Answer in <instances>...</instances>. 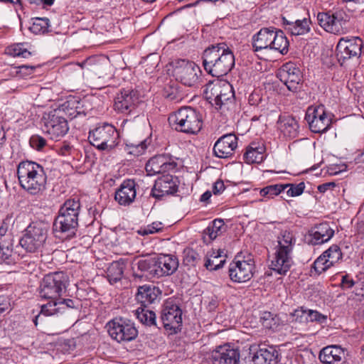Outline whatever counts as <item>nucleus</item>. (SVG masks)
<instances>
[{
  "mask_svg": "<svg viewBox=\"0 0 364 364\" xmlns=\"http://www.w3.org/2000/svg\"><path fill=\"white\" fill-rule=\"evenodd\" d=\"M203 66L213 77L227 75L235 65V56L225 43L213 44L203 53Z\"/></svg>",
  "mask_w": 364,
  "mask_h": 364,
  "instance_id": "f257e3e1",
  "label": "nucleus"
},
{
  "mask_svg": "<svg viewBox=\"0 0 364 364\" xmlns=\"http://www.w3.org/2000/svg\"><path fill=\"white\" fill-rule=\"evenodd\" d=\"M80 210L79 199L70 198L63 203L53 223V231L57 237L70 239L75 235Z\"/></svg>",
  "mask_w": 364,
  "mask_h": 364,
  "instance_id": "f03ea898",
  "label": "nucleus"
},
{
  "mask_svg": "<svg viewBox=\"0 0 364 364\" xmlns=\"http://www.w3.org/2000/svg\"><path fill=\"white\" fill-rule=\"evenodd\" d=\"M17 176L21 187L32 195L46 189L47 176L43 167L31 161H23L17 166Z\"/></svg>",
  "mask_w": 364,
  "mask_h": 364,
  "instance_id": "7ed1b4c3",
  "label": "nucleus"
},
{
  "mask_svg": "<svg viewBox=\"0 0 364 364\" xmlns=\"http://www.w3.org/2000/svg\"><path fill=\"white\" fill-rule=\"evenodd\" d=\"M168 122L177 132L188 134H196L203 127L202 114L191 107H183L171 113Z\"/></svg>",
  "mask_w": 364,
  "mask_h": 364,
  "instance_id": "20e7f679",
  "label": "nucleus"
},
{
  "mask_svg": "<svg viewBox=\"0 0 364 364\" xmlns=\"http://www.w3.org/2000/svg\"><path fill=\"white\" fill-rule=\"evenodd\" d=\"M277 242L278 245L276 247L271 267L274 272L284 275L294 264L292 252L296 238L292 232L285 230L281 232Z\"/></svg>",
  "mask_w": 364,
  "mask_h": 364,
  "instance_id": "39448f33",
  "label": "nucleus"
},
{
  "mask_svg": "<svg viewBox=\"0 0 364 364\" xmlns=\"http://www.w3.org/2000/svg\"><path fill=\"white\" fill-rule=\"evenodd\" d=\"M168 75H172L186 86H193L198 80L200 68L193 62L177 59L168 63L164 68Z\"/></svg>",
  "mask_w": 364,
  "mask_h": 364,
  "instance_id": "423d86ee",
  "label": "nucleus"
},
{
  "mask_svg": "<svg viewBox=\"0 0 364 364\" xmlns=\"http://www.w3.org/2000/svg\"><path fill=\"white\" fill-rule=\"evenodd\" d=\"M49 225L43 221L31 223L20 240L21 246L28 252L40 250L46 241Z\"/></svg>",
  "mask_w": 364,
  "mask_h": 364,
  "instance_id": "0eeeda50",
  "label": "nucleus"
},
{
  "mask_svg": "<svg viewBox=\"0 0 364 364\" xmlns=\"http://www.w3.org/2000/svg\"><path fill=\"white\" fill-rule=\"evenodd\" d=\"M68 284V277L63 272L46 274L41 282L40 296L46 299L58 300L65 293Z\"/></svg>",
  "mask_w": 364,
  "mask_h": 364,
  "instance_id": "6e6552de",
  "label": "nucleus"
},
{
  "mask_svg": "<svg viewBox=\"0 0 364 364\" xmlns=\"http://www.w3.org/2000/svg\"><path fill=\"white\" fill-rule=\"evenodd\" d=\"M118 134L114 127L105 123L90 131V143L98 150L109 152L117 145Z\"/></svg>",
  "mask_w": 364,
  "mask_h": 364,
  "instance_id": "1a4fd4ad",
  "label": "nucleus"
},
{
  "mask_svg": "<svg viewBox=\"0 0 364 364\" xmlns=\"http://www.w3.org/2000/svg\"><path fill=\"white\" fill-rule=\"evenodd\" d=\"M161 198L166 196H174L178 192V181L171 174H164L166 170L173 171L177 164L175 158L169 152L161 154Z\"/></svg>",
  "mask_w": 364,
  "mask_h": 364,
  "instance_id": "9d476101",
  "label": "nucleus"
},
{
  "mask_svg": "<svg viewBox=\"0 0 364 364\" xmlns=\"http://www.w3.org/2000/svg\"><path fill=\"white\" fill-rule=\"evenodd\" d=\"M43 131L52 139L58 140L64 136L69 130L68 120L61 114L60 110H53L44 114L42 118Z\"/></svg>",
  "mask_w": 364,
  "mask_h": 364,
  "instance_id": "9b49d317",
  "label": "nucleus"
},
{
  "mask_svg": "<svg viewBox=\"0 0 364 364\" xmlns=\"http://www.w3.org/2000/svg\"><path fill=\"white\" fill-rule=\"evenodd\" d=\"M317 20L321 27L328 33L341 35L348 31V15L342 10L318 13Z\"/></svg>",
  "mask_w": 364,
  "mask_h": 364,
  "instance_id": "f8f14e48",
  "label": "nucleus"
},
{
  "mask_svg": "<svg viewBox=\"0 0 364 364\" xmlns=\"http://www.w3.org/2000/svg\"><path fill=\"white\" fill-rule=\"evenodd\" d=\"M363 48V41L359 37L341 38L336 48L338 61L343 65L348 60L360 58Z\"/></svg>",
  "mask_w": 364,
  "mask_h": 364,
  "instance_id": "ddd939ff",
  "label": "nucleus"
},
{
  "mask_svg": "<svg viewBox=\"0 0 364 364\" xmlns=\"http://www.w3.org/2000/svg\"><path fill=\"white\" fill-rule=\"evenodd\" d=\"M107 326L110 337L118 343L132 341L138 336L134 323L128 319L114 318L109 321Z\"/></svg>",
  "mask_w": 364,
  "mask_h": 364,
  "instance_id": "4468645a",
  "label": "nucleus"
},
{
  "mask_svg": "<svg viewBox=\"0 0 364 364\" xmlns=\"http://www.w3.org/2000/svg\"><path fill=\"white\" fill-rule=\"evenodd\" d=\"M255 268V261L251 255L236 256L229 266V276L234 282L242 283L251 279Z\"/></svg>",
  "mask_w": 364,
  "mask_h": 364,
  "instance_id": "2eb2a0df",
  "label": "nucleus"
},
{
  "mask_svg": "<svg viewBox=\"0 0 364 364\" xmlns=\"http://www.w3.org/2000/svg\"><path fill=\"white\" fill-rule=\"evenodd\" d=\"M305 119L314 133L326 132L331 124V114L326 111L323 105L310 106L306 112Z\"/></svg>",
  "mask_w": 364,
  "mask_h": 364,
  "instance_id": "dca6fc26",
  "label": "nucleus"
},
{
  "mask_svg": "<svg viewBox=\"0 0 364 364\" xmlns=\"http://www.w3.org/2000/svg\"><path fill=\"white\" fill-rule=\"evenodd\" d=\"M277 76L289 91L296 92L299 90L302 82V73L296 63L289 61L284 63L279 68Z\"/></svg>",
  "mask_w": 364,
  "mask_h": 364,
  "instance_id": "f3484780",
  "label": "nucleus"
},
{
  "mask_svg": "<svg viewBox=\"0 0 364 364\" xmlns=\"http://www.w3.org/2000/svg\"><path fill=\"white\" fill-rule=\"evenodd\" d=\"M166 333L173 335L181 331L182 326V311L176 304L169 305L166 303L163 316H161Z\"/></svg>",
  "mask_w": 364,
  "mask_h": 364,
  "instance_id": "a211bd4d",
  "label": "nucleus"
},
{
  "mask_svg": "<svg viewBox=\"0 0 364 364\" xmlns=\"http://www.w3.org/2000/svg\"><path fill=\"white\" fill-rule=\"evenodd\" d=\"M212 364H240V353L237 348L230 344L216 346L210 353Z\"/></svg>",
  "mask_w": 364,
  "mask_h": 364,
  "instance_id": "6ab92c4d",
  "label": "nucleus"
},
{
  "mask_svg": "<svg viewBox=\"0 0 364 364\" xmlns=\"http://www.w3.org/2000/svg\"><path fill=\"white\" fill-rule=\"evenodd\" d=\"M139 102V95L136 90L132 89H122L114 99V109L118 112L129 114Z\"/></svg>",
  "mask_w": 364,
  "mask_h": 364,
  "instance_id": "aec40b11",
  "label": "nucleus"
},
{
  "mask_svg": "<svg viewBox=\"0 0 364 364\" xmlns=\"http://www.w3.org/2000/svg\"><path fill=\"white\" fill-rule=\"evenodd\" d=\"M237 147V137L234 134H228L220 137L214 144L213 154L220 159L231 157Z\"/></svg>",
  "mask_w": 364,
  "mask_h": 364,
  "instance_id": "412c9836",
  "label": "nucleus"
},
{
  "mask_svg": "<svg viewBox=\"0 0 364 364\" xmlns=\"http://www.w3.org/2000/svg\"><path fill=\"white\" fill-rule=\"evenodd\" d=\"M334 235V230L327 223H320L311 228L306 237L309 244L321 245L329 241Z\"/></svg>",
  "mask_w": 364,
  "mask_h": 364,
  "instance_id": "4be33fe9",
  "label": "nucleus"
},
{
  "mask_svg": "<svg viewBox=\"0 0 364 364\" xmlns=\"http://www.w3.org/2000/svg\"><path fill=\"white\" fill-rule=\"evenodd\" d=\"M136 198L135 182L124 181L115 191L114 199L121 205H129Z\"/></svg>",
  "mask_w": 364,
  "mask_h": 364,
  "instance_id": "5701e85b",
  "label": "nucleus"
},
{
  "mask_svg": "<svg viewBox=\"0 0 364 364\" xmlns=\"http://www.w3.org/2000/svg\"><path fill=\"white\" fill-rule=\"evenodd\" d=\"M345 357L343 348L338 346H328L319 353V360L324 364H341Z\"/></svg>",
  "mask_w": 364,
  "mask_h": 364,
  "instance_id": "b1692460",
  "label": "nucleus"
},
{
  "mask_svg": "<svg viewBox=\"0 0 364 364\" xmlns=\"http://www.w3.org/2000/svg\"><path fill=\"white\" fill-rule=\"evenodd\" d=\"M273 30V27L263 28L252 36V45L254 51L270 49Z\"/></svg>",
  "mask_w": 364,
  "mask_h": 364,
  "instance_id": "393cba45",
  "label": "nucleus"
},
{
  "mask_svg": "<svg viewBox=\"0 0 364 364\" xmlns=\"http://www.w3.org/2000/svg\"><path fill=\"white\" fill-rule=\"evenodd\" d=\"M277 127L284 136L294 139L299 134V124L295 118L291 116H279Z\"/></svg>",
  "mask_w": 364,
  "mask_h": 364,
  "instance_id": "a878e982",
  "label": "nucleus"
},
{
  "mask_svg": "<svg viewBox=\"0 0 364 364\" xmlns=\"http://www.w3.org/2000/svg\"><path fill=\"white\" fill-rule=\"evenodd\" d=\"M311 20L309 18H304L302 20L291 21L282 18V23L284 28L293 36L304 35L310 31Z\"/></svg>",
  "mask_w": 364,
  "mask_h": 364,
  "instance_id": "bb28decb",
  "label": "nucleus"
},
{
  "mask_svg": "<svg viewBox=\"0 0 364 364\" xmlns=\"http://www.w3.org/2000/svg\"><path fill=\"white\" fill-rule=\"evenodd\" d=\"M265 147L262 143L252 142L244 154V160L247 164H259L264 159Z\"/></svg>",
  "mask_w": 364,
  "mask_h": 364,
  "instance_id": "cd10ccee",
  "label": "nucleus"
},
{
  "mask_svg": "<svg viewBox=\"0 0 364 364\" xmlns=\"http://www.w3.org/2000/svg\"><path fill=\"white\" fill-rule=\"evenodd\" d=\"M279 360V353L272 348H260L252 358L253 364H277Z\"/></svg>",
  "mask_w": 364,
  "mask_h": 364,
  "instance_id": "c85d7f7f",
  "label": "nucleus"
},
{
  "mask_svg": "<svg viewBox=\"0 0 364 364\" xmlns=\"http://www.w3.org/2000/svg\"><path fill=\"white\" fill-rule=\"evenodd\" d=\"M159 294L158 287L146 284L138 288L136 299L141 304V306H145L146 304H152L157 299Z\"/></svg>",
  "mask_w": 364,
  "mask_h": 364,
  "instance_id": "c756f323",
  "label": "nucleus"
},
{
  "mask_svg": "<svg viewBox=\"0 0 364 364\" xmlns=\"http://www.w3.org/2000/svg\"><path fill=\"white\" fill-rule=\"evenodd\" d=\"M293 316L296 317V320L300 318V321H302L304 317L308 322H317L321 324L326 323L327 321V316L321 314L318 311L306 309L304 307L296 309Z\"/></svg>",
  "mask_w": 364,
  "mask_h": 364,
  "instance_id": "7c9ffc66",
  "label": "nucleus"
},
{
  "mask_svg": "<svg viewBox=\"0 0 364 364\" xmlns=\"http://www.w3.org/2000/svg\"><path fill=\"white\" fill-rule=\"evenodd\" d=\"M270 49L285 55L289 51V42L282 30L274 28Z\"/></svg>",
  "mask_w": 364,
  "mask_h": 364,
  "instance_id": "2f4dec72",
  "label": "nucleus"
},
{
  "mask_svg": "<svg viewBox=\"0 0 364 364\" xmlns=\"http://www.w3.org/2000/svg\"><path fill=\"white\" fill-rule=\"evenodd\" d=\"M56 110H60L61 114L65 115L70 119L76 117L82 112L80 102L74 97L63 103Z\"/></svg>",
  "mask_w": 364,
  "mask_h": 364,
  "instance_id": "473e14b6",
  "label": "nucleus"
},
{
  "mask_svg": "<svg viewBox=\"0 0 364 364\" xmlns=\"http://www.w3.org/2000/svg\"><path fill=\"white\" fill-rule=\"evenodd\" d=\"M16 255L13 251V242L11 239L4 238L0 242V262L7 264L16 262Z\"/></svg>",
  "mask_w": 364,
  "mask_h": 364,
  "instance_id": "72a5a7b5",
  "label": "nucleus"
},
{
  "mask_svg": "<svg viewBox=\"0 0 364 364\" xmlns=\"http://www.w3.org/2000/svg\"><path fill=\"white\" fill-rule=\"evenodd\" d=\"M161 264H163V267H161V276H168L176 271L178 262L173 255L161 253Z\"/></svg>",
  "mask_w": 364,
  "mask_h": 364,
  "instance_id": "f704fd0d",
  "label": "nucleus"
},
{
  "mask_svg": "<svg viewBox=\"0 0 364 364\" xmlns=\"http://www.w3.org/2000/svg\"><path fill=\"white\" fill-rule=\"evenodd\" d=\"M124 267L125 264L122 260L114 261L110 264L107 268V275L111 284H114L121 280Z\"/></svg>",
  "mask_w": 364,
  "mask_h": 364,
  "instance_id": "c9c22d12",
  "label": "nucleus"
},
{
  "mask_svg": "<svg viewBox=\"0 0 364 364\" xmlns=\"http://www.w3.org/2000/svg\"><path fill=\"white\" fill-rule=\"evenodd\" d=\"M47 304L41 306V312L33 319V323L36 326L38 325V321L41 318L42 316H52L57 314L62 311V309L58 306V300L50 299Z\"/></svg>",
  "mask_w": 364,
  "mask_h": 364,
  "instance_id": "e433bc0d",
  "label": "nucleus"
},
{
  "mask_svg": "<svg viewBox=\"0 0 364 364\" xmlns=\"http://www.w3.org/2000/svg\"><path fill=\"white\" fill-rule=\"evenodd\" d=\"M225 82H210L206 85L205 95L210 102L215 106L216 100L218 99Z\"/></svg>",
  "mask_w": 364,
  "mask_h": 364,
  "instance_id": "4c0bfd02",
  "label": "nucleus"
},
{
  "mask_svg": "<svg viewBox=\"0 0 364 364\" xmlns=\"http://www.w3.org/2000/svg\"><path fill=\"white\" fill-rule=\"evenodd\" d=\"M135 316L137 319L143 324L147 326L156 325V314L151 310L147 309L146 306L139 307L135 311Z\"/></svg>",
  "mask_w": 364,
  "mask_h": 364,
  "instance_id": "58836bf2",
  "label": "nucleus"
},
{
  "mask_svg": "<svg viewBox=\"0 0 364 364\" xmlns=\"http://www.w3.org/2000/svg\"><path fill=\"white\" fill-rule=\"evenodd\" d=\"M32 25L29 30L34 34H44L50 31V20L48 18L36 17L32 19Z\"/></svg>",
  "mask_w": 364,
  "mask_h": 364,
  "instance_id": "ea45409f",
  "label": "nucleus"
},
{
  "mask_svg": "<svg viewBox=\"0 0 364 364\" xmlns=\"http://www.w3.org/2000/svg\"><path fill=\"white\" fill-rule=\"evenodd\" d=\"M225 224L222 219H215L203 231L204 239L205 235L209 237L210 240H215L220 235L225 229Z\"/></svg>",
  "mask_w": 364,
  "mask_h": 364,
  "instance_id": "a19ab883",
  "label": "nucleus"
},
{
  "mask_svg": "<svg viewBox=\"0 0 364 364\" xmlns=\"http://www.w3.org/2000/svg\"><path fill=\"white\" fill-rule=\"evenodd\" d=\"M159 257L155 255L153 257H149L144 259H141L138 262V268L141 271L149 272L151 274H156L158 268Z\"/></svg>",
  "mask_w": 364,
  "mask_h": 364,
  "instance_id": "79ce46f5",
  "label": "nucleus"
},
{
  "mask_svg": "<svg viewBox=\"0 0 364 364\" xmlns=\"http://www.w3.org/2000/svg\"><path fill=\"white\" fill-rule=\"evenodd\" d=\"M322 255H325L326 259H328V263L332 267L338 263L343 258L341 250L337 245H331Z\"/></svg>",
  "mask_w": 364,
  "mask_h": 364,
  "instance_id": "37998d69",
  "label": "nucleus"
},
{
  "mask_svg": "<svg viewBox=\"0 0 364 364\" xmlns=\"http://www.w3.org/2000/svg\"><path fill=\"white\" fill-rule=\"evenodd\" d=\"M287 188V186L283 184H274L269 185L261 188L259 190V194L261 196L267 198H272L276 196H278L280 193L284 191Z\"/></svg>",
  "mask_w": 364,
  "mask_h": 364,
  "instance_id": "c03bdc74",
  "label": "nucleus"
},
{
  "mask_svg": "<svg viewBox=\"0 0 364 364\" xmlns=\"http://www.w3.org/2000/svg\"><path fill=\"white\" fill-rule=\"evenodd\" d=\"M234 96V92H232V88L230 84L228 82H224L223 86L221 90V93L218 100H216L215 107L217 109L221 108V107L229 100L232 98Z\"/></svg>",
  "mask_w": 364,
  "mask_h": 364,
  "instance_id": "a18cd8bd",
  "label": "nucleus"
},
{
  "mask_svg": "<svg viewBox=\"0 0 364 364\" xmlns=\"http://www.w3.org/2000/svg\"><path fill=\"white\" fill-rule=\"evenodd\" d=\"M222 251L218 250L217 254L215 252L210 255L211 258H207L205 262V267L208 270H217L221 268L225 262V259H220L218 262V260L221 257Z\"/></svg>",
  "mask_w": 364,
  "mask_h": 364,
  "instance_id": "49530a36",
  "label": "nucleus"
},
{
  "mask_svg": "<svg viewBox=\"0 0 364 364\" xmlns=\"http://www.w3.org/2000/svg\"><path fill=\"white\" fill-rule=\"evenodd\" d=\"M200 259V255L192 248H186L183 251V264L186 266L195 267Z\"/></svg>",
  "mask_w": 364,
  "mask_h": 364,
  "instance_id": "de8ad7c7",
  "label": "nucleus"
},
{
  "mask_svg": "<svg viewBox=\"0 0 364 364\" xmlns=\"http://www.w3.org/2000/svg\"><path fill=\"white\" fill-rule=\"evenodd\" d=\"M328 262L325 255L321 254L313 263L312 269L317 275H319L332 267Z\"/></svg>",
  "mask_w": 364,
  "mask_h": 364,
  "instance_id": "09e8293b",
  "label": "nucleus"
},
{
  "mask_svg": "<svg viewBox=\"0 0 364 364\" xmlns=\"http://www.w3.org/2000/svg\"><path fill=\"white\" fill-rule=\"evenodd\" d=\"M145 169L148 176L159 174V157L157 155L151 157L146 164Z\"/></svg>",
  "mask_w": 364,
  "mask_h": 364,
  "instance_id": "8fccbe9b",
  "label": "nucleus"
},
{
  "mask_svg": "<svg viewBox=\"0 0 364 364\" xmlns=\"http://www.w3.org/2000/svg\"><path fill=\"white\" fill-rule=\"evenodd\" d=\"M260 321L262 326L268 329H273L277 326L275 317L269 311H264L262 313Z\"/></svg>",
  "mask_w": 364,
  "mask_h": 364,
  "instance_id": "3c124183",
  "label": "nucleus"
},
{
  "mask_svg": "<svg viewBox=\"0 0 364 364\" xmlns=\"http://www.w3.org/2000/svg\"><path fill=\"white\" fill-rule=\"evenodd\" d=\"M283 186H287V188H289L287 194L289 197H296L301 195L306 187L304 182H300L298 184L286 183Z\"/></svg>",
  "mask_w": 364,
  "mask_h": 364,
  "instance_id": "603ef678",
  "label": "nucleus"
},
{
  "mask_svg": "<svg viewBox=\"0 0 364 364\" xmlns=\"http://www.w3.org/2000/svg\"><path fill=\"white\" fill-rule=\"evenodd\" d=\"M14 223L12 215H8L6 217L0 221V242L4 237L6 239V232H8L10 226Z\"/></svg>",
  "mask_w": 364,
  "mask_h": 364,
  "instance_id": "864d4df0",
  "label": "nucleus"
},
{
  "mask_svg": "<svg viewBox=\"0 0 364 364\" xmlns=\"http://www.w3.org/2000/svg\"><path fill=\"white\" fill-rule=\"evenodd\" d=\"M29 144L33 149L41 151L46 145V140L41 136L33 135L30 138Z\"/></svg>",
  "mask_w": 364,
  "mask_h": 364,
  "instance_id": "5fc2aeb1",
  "label": "nucleus"
},
{
  "mask_svg": "<svg viewBox=\"0 0 364 364\" xmlns=\"http://www.w3.org/2000/svg\"><path fill=\"white\" fill-rule=\"evenodd\" d=\"M146 141L147 139L142 140L139 144H127L128 146L130 147L129 153L134 155H141L143 154L144 150L146 149Z\"/></svg>",
  "mask_w": 364,
  "mask_h": 364,
  "instance_id": "6e6d98bb",
  "label": "nucleus"
},
{
  "mask_svg": "<svg viewBox=\"0 0 364 364\" xmlns=\"http://www.w3.org/2000/svg\"><path fill=\"white\" fill-rule=\"evenodd\" d=\"M156 53H151L149 55L146 57V68L145 69L146 73H152L153 70H151V67L154 68H156L158 65H159V60L156 59Z\"/></svg>",
  "mask_w": 364,
  "mask_h": 364,
  "instance_id": "4d7b16f0",
  "label": "nucleus"
},
{
  "mask_svg": "<svg viewBox=\"0 0 364 364\" xmlns=\"http://www.w3.org/2000/svg\"><path fill=\"white\" fill-rule=\"evenodd\" d=\"M262 100L259 91H253L248 97V102L252 106H257L262 102Z\"/></svg>",
  "mask_w": 364,
  "mask_h": 364,
  "instance_id": "13d9d810",
  "label": "nucleus"
},
{
  "mask_svg": "<svg viewBox=\"0 0 364 364\" xmlns=\"http://www.w3.org/2000/svg\"><path fill=\"white\" fill-rule=\"evenodd\" d=\"M159 231V223L154 222L151 225H148L144 229L139 230V233L141 235H149L157 232Z\"/></svg>",
  "mask_w": 364,
  "mask_h": 364,
  "instance_id": "bf43d9fd",
  "label": "nucleus"
},
{
  "mask_svg": "<svg viewBox=\"0 0 364 364\" xmlns=\"http://www.w3.org/2000/svg\"><path fill=\"white\" fill-rule=\"evenodd\" d=\"M11 304L9 299L4 296H0V315L9 311Z\"/></svg>",
  "mask_w": 364,
  "mask_h": 364,
  "instance_id": "052dcab7",
  "label": "nucleus"
},
{
  "mask_svg": "<svg viewBox=\"0 0 364 364\" xmlns=\"http://www.w3.org/2000/svg\"><path fill=\"white\" fill-rule=\"evenodd\" d=\"M341 285L342 289H350L355 285V281L348 274H345L342 277Z\"/></svg>",
  "mask_w": 364,
  "mask_h": 364,
  "instance_id": "680f3d73",
  "label": "nucleus"
},
{
  "mask_svg": "<svg viewBox=\"0 0 364 364\" xmlns=\"http://www.w3.org/2000/svg\"><path fill=\"white\" fill-rule=\"evenodd\" d=\"M58 302L59 303L58 306L61 308H63L62 309V311H64L66 308L73 309L75 307V301L70 299H64L59 297L58 299Z\"/></svg>",
  "mask_w": 364,
  "mask_h": 364,
  "instance_id": "e2e57ef3",
  "label": "nucleus"
},
{
  "mask_svg": "<svg viewBox=\"0 0 364 364\" xmlns=\"http://www.w3.org/2000/svg\"><path fill=\"white\" fill-rule=\"evenodd\" d=\"M225 188L223 181L218 180L213 186V192L215 195L220 194L225 190Z\"/></svg>",
  "mask_w": 364,
  "mask_h": 364,
  "instance_id": "0e129e2a",
  "label": "nucleus"
},
{
  "mask_svg": "<svg viewBox=\"0 0 364 364\" xmlns=\"http://www.w3.org/2000/svg\"><path fill=\"white\" fill-rule=\"evenodd\" d=\"M335 186H336V184L333 182L325 183L321 184L318 186V191L320 193H324L328 190H331V189L333 188Z\"/></svg>",
  "mask_w": 364,
  "mask_h": 364,
  "instance_id": "69168bd1",
  "label": "nucleus"
},
{
  "mask_svg": "<svg viewBox=\"0 0 364 364\" xmlns=\"http://www.w3.org/2000/svg\"><path fill=\"white\" fill-rule=\"evenodd\" d=\"M18 73L23 75H30L33 73L35 69L34 66L30 65H21L18 68Z\"/></svg>",
  "mask_w": 364,
  "mask_h": 364,
  "instance_id": "338daca9",
  "label": "nucleus"
},
{
  "mask_svg": "<svg viewBox=\"0 0 364 364\" xmlns=\"http://www.w3.org/2000/svg\"><path fill=\"white\" fill-rule=\"evenodd\" d=\"M14 55L16 56H21L24 58H28L31 55V52L28 51L26 49H23L21 52H17V49H14Z\"/></svg>",
  "mask_w": 364,
  "mask_h": 364,
  "instance_id": "774afa93",
  "label": "nucleus"
}]
</instances>
